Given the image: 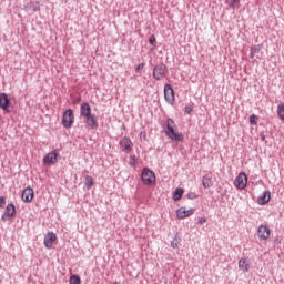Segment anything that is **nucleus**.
I'll list each match as a JSON object with an SVG mask.
<instances>
[{"label":"nucleus","instance_id":"obj_1","mask_svg":"<svg viewBox=\"0 0 284 284\" xmlns=\"http://www.w3.org/2000/svg\"><path fill=\"white\" fill-rule=\"evenodd\" d=\"M164 134L170 139V141H175V143H183L185 136L183 133L176 131V123L172 118L166 119V125L164 126Z\"/></svg>","mask_w":284,"mask_h":284},{"label":"nucleus","instance_id":"obj_2","mask_svg":"<svg viewBox=\"0 0 284 284\" xmlns=\"http://www.w3.org/2000/svg\"><path fill=\"white\" fill-rule=\"evenodd\" d=\"M141 181L144 185L151 187L156 185V174L150 168H143L141 172Z\"/></svg>","mask_w":284,"mask_h":284},{"label":"nucleus","instance_id":"obj_3","mask_svg":"<svg viewBox=\"0 0 284 284\" xmlns=\"http://www.w3.org/2000/svg\"><path fill=\"white\" fill-rule=\"evenodd\" d=\"M74 124V111L72 109H67L62 115L63 128L70 129Z\"/></svg>","mask_w":284,"mask_h":284},{"label":"nucleus","instance_id":"obj_4","mask_svg":"<svg viewBox=\"0 0 284 284\" xmlns=\"http://www.w3.org/2000/svg\"><path fill=\"white\" fill-rule=\"evenodd\" d=\"M166 72H168V65L161 62L153 68V79H155V81H161L163 77H165Z\"/></svg>","mask_w":284,"mask_h":284},{"label":"nucleus","instance_id":"obj_5","mask_svg":"<svg viewBox=\"0 0 284 284\" xmlns=\"http://www.w3.org/2000/svg\"><path fill=\"white\" fill-rule=\"evenodd\" d=\"M164 100L169 105H174V88L170 83L164 84Z\"/></svg>","mask_w":284,"mask_h":284},{"label":"nucleus","instance_id":"obj_6","mask_svg":"<svg viewBox=\"0 0 284 284\" xmlns=\"http://www.w3.org/2000/svg\"><path fill=\"white\" fill-rule=\"evenodd\" d=\"M60 156L61 155H59V151H57V150L49 152L43 158V165H54L59 161Z\"/></svg>","mask_w":284,"mask_h":284},{"label":"nucleus","instance_id":"obj_7","mask_svg":"<svg viewBox=\"0 0 284 284\" xmlns=\"http://www.w3.org/2000/svg\"><path fill=\"white\" fill-rule=\"evenodd\" d=\"M234 185L237 190H245L247 187V174L241 172L234 180Z\"/></svg>","mask_w":284,"mask_h":284},{"label":"nucleus","instance_id":"obj_8","mask_svg":"<svg viewBox=\"0 0 284 284\" xmlns=\"http://www.w3.org/2000/svg\"><path fill=\"white\" fill-rule=\"evenodd\" d=\"M11 105L12 102L10 101V98H8V93H0V110H3V112H10Z\"/></svg>","mask_w":284,"mask_h":284},{"label":"nucleus","instance_id":"obj_9","mask_svg":"<svg viewBox=\"0 0 284 284\" xmlns=\"http://www.w3.org/2000/svg\"><path fill=\"white\" fill-rule=\"evenodd\" d=\"M270 234H272V231L270 230L268 225L258 226L257 236L261 241H267V239H270Z\"/></svg>","mask_w":284,"mask_h":284},{"label":"nucleus","instance_id":"obj_10","mask_svg":"<svg viewBox=\"0 0 284 284\" xmlns=\"http://www.w3.org/2000/svg\"><path fill=\"white\" fill-rule=\"evenodd\" d=\"M84 123L91 129V130H97L99 128V118L97 115L92 114L87 115L84 118Z\"/></svg>","mask_w":284,"mask_h":284},{"label":"nucleus","instance_id":"obj_11","mask_svg":"<svg viewBox=\"0 0 284 284\" xmlns=\"http://www.w3.org/2000/svg\"><path fill=\"white\" fill-rule=\"evenodd\" d=\"M21 199L24 203H32V199H34V190L28 186L22 191Z\"/></svg>","mask_w":284,"mask_h":284},{"label":"nucleus","instance_id":"obj_12","mask_svg":"<svg viewBox=\"0 0 284 284\" xmlns=\"http://www.w3.org/2000/svg\"><path fill=\"white\" fill-rule=\"evenodd\" d=\"M132 140H130V138L128 136H124L122 140H120V148L126 154H130V152H132Z\"/></svg>","mask_w":284,"mask_h":284},{"label":"nucleus","instance_id":"obj_13","mask_svg":"<svg viewBox=\"0 0 284 284\" xmlns=\"http://www.w3.org/2000/svg\"><path fill=\"white\" fill-rule=\"evenodd\" d=\"M54 241H57V234H54V232H48L44 236V247H47V250H52Z\"/></svg>","mask_w":284,"mask_h":284},{"label":"nucleus","instance_id":"obj_14","mask_svg":"<svg viewBox=\"0 0 284 284\" xmlns=\"http://www.w3.org/2000/svg\"><path fill=\"white\" fill-rule=\"evenodd\" d=\"M194 214V209L185 210V206H182L176 210V216L180 220L187 219V216H192Z\"/></svg>","mask_w":284,"mask_h":284},{"label":"nucleus","instance_id":"obj_15","mask_svg":"<svg viewBox=\"0 0 284 284\" xmlns=\"http://www.w3.org/2000/svg\"><path fill=\"white\" fill-rule=\"evenodd\" d=\"M92 114V106H90V103L83 102L80 106V116H90Z\"/></svg>","mask_w":284,"mask_h":284},{"label":"nucleus","instance_id":"obj_16","mask_svg":"<svg viewBox=\"0 0 284 284\" xmlns=\"http://www.w3.org/2000/svg\"><path fill=\"white\" fill-rule=\"evenodd\" d=\"M272 199V193L270 191H264L263 195L257 199L258 205H267Z\"/></svg>","mask_w":284,"mask_h":284},{"label":"nucleus","instance_id":"obj_17","mask_svg":"<svg viewBox=\"0 0 284 284\" xmlns=\"http://www.w3.org/2000/svg\"><path fill=\"white\" fill-rule=\"evenodd\" d=\"M27 12H39L41 10V4L39 1H31L26 6Z\"/></svg>","mask_w":284,"mask_h":284},{"label":"nucleus","instance_id":"obj_18","mask_svg":"<svg viewBox=\"0 0 284 284\" xmlns=\"http://www.w3.org/2000/svg\"><path fill=\"white\" fill-rule=\"evenodd\" d=\"M4 213L7 214L8 219H14L17 216V206L12 203H9L6 206Z\"/></svg>","mask_w":284,"mask_h":284},{"label":"nucleus","instance_id":"obj_19","mask_svg":"<svg viewBox=\"0 0 284 284\" xmlns=\"http://www.w3.org/2000/svg\"><path fill=\"white\" fill-rule=\"evenodd\" d=\"M239 268L242 270V272H250V263H247V258L246 257H242L239 261Z\"/></svg>","mask_w":284,"mask_h":284},{"label":"nucleus","instance_id":"obj_20","mask_svg":"<svg viewBox=\"0 0 284 284\" xmlns=\"http://www.w3.org/2000/svg\"><path fill=\"white\" fill-rule=\"evenodd\" d=\"M184 193L185 190L183 187H176L173 192V201H179L180 199H183Z\"/></svg>","mask_w":284,"mask_h":284},{"label":"nucleus","instance_id":"obj_21","mask_svg":"<svg viewBox=\"0 0 284 284\" xmlns=\"http://www.w3.org/2000/svg\"><path fill=\"white\" fill-rule=\"evenodd\" d=\"M84 185H85L87 190H92V186L94 185V179H92V176H90V175H87Z\"/></svg>","mask_w":284,"mask_h":284},{"label":"nucleus","instance_id":"obj_22","mask_svg":"<svg viewBox=\"0 0 284 284\" xmlns=\"http://www.w3.org/2000/svg\"><path fill=\"white\" fill-rule=\"evenodd\" d=\"M202 184H203V187H205V189L212 187V179L207 175H204L202 178Z\"/></svg>","mask_w":284,"mask_h":284},{"label":"nucleus","instance_id":"obj_23","mask_svg":"<svg viewBox=\"0 0 284 284\" xmlns=\"http://www.w3.org/2000/svg\"><path fill=\"white\" fill-rule=\"evenodd\" d=\"M69 284H81V277L77 274L71 275L69 280Z\"/></svg>","mask_w":284,"mask_h":284},{"label":"nucleus","instance_id":"obj_24","mask_svg":"<svg viewBox=\"0 0 284 284\" xmlns=\"http://www.w3.org/2000/svg\"><path fill=\"white\" fill-rule=\"evenodd\" d=\"M179 243H181V237H179V235H175L174 239L171 241V247H173V250H176V247H179Z\"/></svg>","mask_w":284,"mask_h":284},{"label":"nucleus","instance_id":"obj_25","mask_svg":"<svg viewBox=\"0 0 284 284\" xmlns=\"http://www.w3.org/2000/svg\"><path fill=\"white\" fill-rule=\"evenodd\" d=\"M277 114H278L281 121H284V104L283 103L277 105Z\"/></svg>","mask_w":284,"mask_h":284},{"label":"nucleus","instance_id":"obj_26","mask_svg":"<svg viewBox=\"0 0 284 284\" xmlns=\"http://www.w3.org/2000/svg\"><path fill=\"white\" fill-rule=\"evenodd\" d=\"M229 8H236V6L241 4V0H226Z\"/></svg>","mask_w":284,"mask_h":284},{"label":"nucleus","instance_id":"obj_27","mask_svg":"<svg viewBox=\"0 0 284 284\" xmlns=\"http://www.w3.org/2000/svg\"><path fill=\"white\" fill-rule=\"evenodd\" d=\"M248 121L251 125H258V116H256V114L250 115Z\"/></svg>","mask_w":284,"mask_h":284},{"label":"nucleus","instance_id":"obj_28","mask_svg":"<svg viewBox=\"0 0 284 284\" xmlns=\"http://www.w3.org/2000/svg\"><path fill=\"white\" fill-rule=\"evenodd\" d=\"M261 48H262L261 44L253 45V47L251 48V52H253V53H255V54H258V52H261Z\"/></svg>","mask_w":284,"mask_h":284},{"label":"nucleus","instance_id":"obj_29","mask_svg":"<svg viewBox=\"0 0 284 284\" xmlns=\"http://www.w3.org/2000/svg\"><path fill=\"white\" fill-rule=\"evenodd\" d=\"M136 161H138L136 155H131L129 165H131V168H134V165H136Z\"/></svg>","mask_w":284,"mask_h":284},{"label":"nucleus","instance_id":"obj_30","mask_svg":"<svg viewBox=\"0 0 284 284\" xmlns=\"http://www.w3.org/2000/svg\"><path fill=\"white\" fill-rule=\"evenodd\" d=\"M193 111H194V105H186V106L184 108V112H185L186 114H192Z\"/></svg>","mask_w":284,"mask_h":284},{"label":"nucleus","instance_id":"obj_31","mask_svg":"<svg viewBox=\"0 0 284 284\" xmlns=\"http://www.w3.org/2000/svg\"><path fill=\"white\" fill-rule=\"evenodd\" d=\"M149 43L150 45H152L154 48L155 43H156V37L154 34H152L150 38H149Z\"/></svg>","mask_w":284,"mask_h":284},{"label":"nucleus","instance_id":"obj_32","mask_svg":"<svg viewBox=\"0 0 284 284\" xmlns=\"http://www.w3.org/2000/svg\"><path fill=\"white\" fill-rule=\"evenodd\" d=\"M186 196L187 199H190V201H194V199H199V195H196V193L194 192H190Z\"/></svg>","mask_w":284,"mask_h":284},{"label":"nucleus","instance_id":"obj_33","mask_svg":"<svg viewBox=\"0 0 284 284\" xmlns=\"http://www.w3.org/2000/svg\"><path fill=\"white\" fill-rule=\"evenodd\" d=\"M144 68H145V63H140V64H138V67L135 68V72H141Z\"/></svg>","mask_w":284,"mask_h":284},{"label":"nucleus","instance_id":"obj_34","mask_svg":"<svg viewBox=\"0 0 284 284\" xmlns=\"http://www.w3.org/2000/svg\"><path fill=\"white\" fill-rule=\"evenodd\" d=\"M204 223H207V217H200L197 220V225H203Z\"/></svg>","mask_w":284,"mask_h":284},{"label":"nucleus","instance_id":"obj_35","mask_svg":"<svg viewBox=\"0 0 284 284\" xmlns=\"http://www.w3.org/2000/svg\"><path fill=\"white\" fill-rule=\"evenodd\" d=\"M6 205V197H0V207H4Z\"/></svg>","mask_w":284,"mask_h":284},{"label":"nucleus","instance_id":"obj_36","mask_svg":"<svg viewBox=\"0 0 284 284\" xmlns=\"http://www.w3.org/2000/svg\"><path fill=\"white\" fill-rule=\"evenodd\" d=\"M1 221H3V223H6V221H8V214L3 213L1 215Z\"/></svg>","mask_w":284,"mask_h":284},{"label":"nucleus","instance_id":"obj_37","mask_svg":"<svg viewBox=\"0 0 284 284\" xmlns=\"http://www.w3.org/2000/svg\"><path fill=\"white\" fill-rule=\"evenodd\" d=\"M274 243H275V245H280V243H281V237L275 236V237H274Z\"/></svg>","mask_w":284,"mask_h":284},{"label":"nucleus","instance_id":"obj_38","mask_svg":"<svg viewBox=\"0 0 284 284\" xmlns=\"http://www.w3.org/2000/svg\"><path fill=\"white\" fill-rule=\"evenodd\" d=\"M254 54H256L255 52H253V51H251V53H250V58L251 59H254Z\"/></svg>","mask_w":284,"mask_h":284},{"label":"nucleus","instance_id":"obj_39","mask_svg":"<svg viewBox=\"0 0 284 284\" xmlns=\"http://www.w3.org/2000/svg\"><path fill=\"white\" fill-rule=\"evenodd\" d=\"M140 136L145 139V132H141Z\"/></svg>","mask_w":284,"mask_h":284},{"label":"nucleus","instance_id":"obj_40","mask_svg":"<svg viewBox=\"0 0 284 284\" xmlns=\"http://www.w3.org/2000/svg\"><path fill=\"white\" fill-rule=\"evenodd\" d=\"M261 141H265V135L261 134Z\"/></svg>","mask_w":284,"mask_h":284}]
</instances>
